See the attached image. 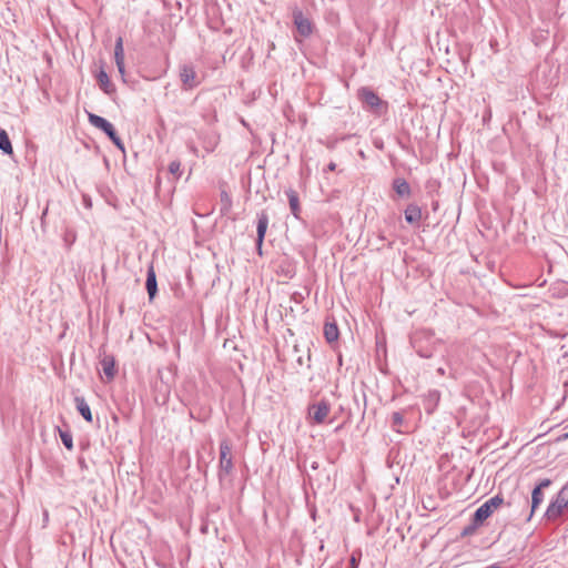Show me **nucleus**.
I'll use <instances>...</instances> for the list:
<instances>
[{"label":"nucleus","instance_id":"b1692460","mask_svg":"<svg viewBox=\"0 0 568 568\" xmlns=\"http://www.w3.org/2000/svg\"><path fill=\"white\" fill-rule=\"evenodd\" d=\"M169 172L178 180L182 174L180 161H172L169 164Z\"/></svg>","mask_w":568,"mask_h":568},{"label":"nucleus","instance_id":"ddd939ff","mask_svg":"<svg viewBox=\"0 0 568 568\" xmlns=\"http://www.w3.org/2000/svg\"><path fill=\"white\" fill-rule=\"evenodd\" d=\"M145 288L148 291L150 301H152L158 293L156 275L152 264L148 268Z\"/></svg>","mask_w":568,"mask_h":568},{"label":"nucleus","instance_id":"0eeeda50","mask_svg":"<svg viewBox=\"0 0 568 568\" xmlns=\"http://www.w3.org/2000/svg\"><path fill=\"white\" fill-rule=\"evenodd\" d=\"M550 484H551V480L548 479V478H545L532 489V493H531V510H530L529 519L531 518V516L534 515L536 509L544 501L545 496H544L542 489L549 487Z\"/></svg>","mask_w":568,"mask_h":568},{"label":"nucleus","instance_id":"4be33fe9","mask_svg":"<svg viewBox=\"0 0 568 568\" xmlns=\"http://www.w3.org/2000/svg\"><path fill=\"white\" fill-rule=\"evenodd\" d=\"M0 150L4 154H9L10 155V154L13 153V149H12V144H11V141L9 139V135L6 132V130H3L1 128H0Z\"/></svg>","mask_w":568,"mask_h":568},{"label":"nucleus","instance_id":"4468645a","mask_svg":"<svg viewBox=\"0 0 568 568\" xmlns=\"http://www.w3.org/2000/svg\"><path fill=\"white\" fill-rule=\"evenodd\" d=\"M390 427L395 432L400 433V434H406L409 432L408 425L406 424L404 416L400 412H394L392 414Z\"/></svg>","mask_w":568,"mask_h":568},{"label":"nucleus","instance_id":"1a4fd4ad","mask_svg":"<svg viewBox=\"0 0 568 568\" xmlns=\"http://www.w3.org/2000/svg\"><path fill=\"white\" fill-rule=\"evenodd\" d=\"M268 215L265 212H261L257 215V225H256V247L258 251V254H262V245L265 237V233L268 226Z\"/></svg>","mask_w":568,"mask_h":568},{"label":"nucleus","instance_id":"cd10ccee","mask_svg":"<svg viewBox=\"0 0 568 568\" xmlns=\"http://www.w3.org/2000/svg\"><path fill=\"white\" fill-rule=\"evenodd\" d=\"M437 373H438L439 375H444V374H445V369H444V368H442V367H439V368L437 369Z\"/></svg>","mask_w":568,"mask_h":568},{"label":"nucleus","instance_id":"6e6552de","mask_svg":"<svg viewBox=\"0 0 568 568\" xmlns=\"http://www.w3.org/2000/svg\"><path fill=\"white\" fill-rule=\"evenodd\" d=\"M293 20L301 36L308 37L312 33L313 30L310 19H307L298 8L293 10Z\"/></svg>","mask_w":568,"mask_h":568},{"label":"nucleus","instance_id":"f8f14e48","mask_svg":"<svg viewBox=\"0 0 568 568\" xmlns=\"http://www.w3.org/2000/svg\"><path fill=\"white\" fill-rule=\"evenodd\" d=\"M114 60L118 68V71L122 79L124 80L125 75V65H124V49H123V39L122 37H119L115 40L114 45Z\"/></svg>","mask_w":568,"mask_h":568},{"label":"nucleus","instance_id":"f3484780","mask_svg":"<svg viewBox=\"0 0 568 568\" xmlns=\"http://www.w3.org/2000/svg\"><path fill=\"white\" fill-rule=\"evenodd\" d=\"M98 83L101 88V90L106 93L111 94L115 91L114 85L111 83L110 78L108 73L104 70H100L97 75Z\"/></svg>","mask_w":568,"mask_h":568},{"label":"nucleus","instance_id":"f03ea898","mask_svg":"<svg viewBox=\"0 0 568 568\" xmlns=\"http://www.w3.org/2000/svg\"><path fill=\"white\" fill-rule=\"evenodd\" d=\"M566 508H568V486L562 487L555 499L550 501L545 516L549 520H555L564 514Z\"/></svg>","mask_w":568,"mask_h":568},{"label":"nucleus","instance_id":"a211bd4d","mask_svg":"<svg viewBox=\"0 0 568 568\" xmlns=\"http://www.w3.org/2000/svg\"><path fill=\"white\" fill-rule=\"evenodd\" d=\"M422 219V210L416 204H409L405 210V220L409 224L417 223Z\"/></svg>","mask_w":568,"mask_h":568},{"label":"nucleus","instance_id":"7c9ffc66","mask_svg":"<svg viewBox=\"0 0 568 568\" xmlns=\"http://www.w3.org/2000/svg\"><path fill=\"white\" fill-rule=\"evenodd\" d=\"M565 437H568V433L565 435Z\"/></svg>","mask_w":568,"mask_h":568},{"label":"nucleus","instance_id":"20e7f679","mask_svg":"<svg viewBox=\"0 0 568 568\" xmlns=\"http://www.w3.org/2000/svg\"><path fill=\"white\" fill-rule=\"evenodd\" d=\"M504 503V498L499 495H495L494 497L486 500L481 506H479L473 516V521L475 525L483 524L488 517L493 515V513Z\"/></svg>","mask_w":568,"mask_h":568},{"label":"nucleus","instance_id":"9b49d317","mask_svg":"<svg viewBox=\"0 0 568 568\" xmlns=\"http://www.w3.org/2000/svg\"><path fill=\"white\" fill-rule=\"evenodd\" d=\"M358 98L364 104H366L371 109H377L382 105V100L379 99V97L368 88H362L358 91Z\"/></svg>","mask_w":568,"mask_h":568},{"label":"nucleus","instance_id":"39448f33","mask_svg":"<svg viewBox=\"0 0 568 568\" xmlns=\"http://www.w3.org/2000/svg\"><path fill=\"white\" fill-rule=\"evenodd\" d=\"M329 412H331L329 403L325 399H321L320 402L311 404L308 406V418L314 424L320 425L326 420Z\"/></svg>","mask_w":568,"mask_h":568},{"label":"nucleus","instance_id":"393cba45","mask_svg":"<svg viewBox=\"0 0 568 568\" xmlns=\"http://www.w3.org/2000/svg\"><path fill=\"white\" fill-rule=\"evenodd\" d=\"M361 552H353L349 559V568H357L359 564Z\"/></svg>","mask_w":568,"mask_h":568},{"label":"nucleus","instance_id":"9d476101","mask_svg":"<svg viewBox=\"0 0 568 568\" xmlns=\"http://www.w3.org/2000/svg\"><path fill=\"white\" fill-rule=\"evenodd\" d=\"M89 122L93 126L102 130L109 138L116 133L113 124L100 115L89 113Z\"/></svg>","mask_w":568,"mask_h":568},{"label":"nucleus","instance_id":"bb28decb","mask_svg":"<svg viewBox=\"0 0 568 568\" xmlns=\"http://www.w3.org/2000/svg\"><path fill=\"white\" fill-rule=\"evenodd\" d=\"M327 170L328 171H335L336 170V164L334 162H331L328 165H327Z\"/></svg>","mask_w":568,"mask_h":568},{"label":"nucleus","instance_id":"6ab92c4d","mask_svg":"<svg viewBox=\"0 0 568 568\" xmlns=\"http://www.w3.org/2000/svg\"><path fill=\"white\" fill-rule=\"evenodd\" d=\"M324 336L327 343H334L338 339L339 331L336 323L326 322L324 325Z\"/></svg>","mask_w":568,"mask_h":568},{"label":"nucleus","instance_id":"7ed1b4c3","mask_svg":"<svg viewBox=\"0 0 568 568\" xmlns=\"http://www.w3.org/2000/svg\"><path fill=\"white\" fill-rule=\"evenodd\" d=\"M232 445L229 439H222L220 443V465H219V477L222 479L229 476L233 468L232 459Z\"/></svg>","mask_w":568,"mask_h":568},{"label":"nucleus","instance_id":"423d86ee","mask_svg":"<svg viewBox=\"0 0 568 568\" xmlns=\"http://www.w3.org/2000/svg\"><path fill=\"white\" fill-rule=\"evenodd\" d=\"M180 79L184 90H192L200 84L199 77L191 64L181 65Z\"/></svg>","mask_w":568,"mask_h":568},{"label":"nucleus","instance_id":"412c9836","mask_svg":"<svg viewBox=\"0 0 568 568\" xmlns=\"http://www.w3.org/2000/svg\"><path fill=\"white\" fill-rule=\"evenodd\" d=\"M285 193H286L287 199H288L290 209H291L292 214L296 219H298V214L301 212V207H300V200H298L297 193L294 190H292V189H288Z\"/></svg>","mask_w":568,"mask_h":568},{"label":"nucleus","instance_id":"dca6fc26","mask_svg":"<svg viewBox=\"0 0 568 568\" xmlns=\"http://www.w3.org/2000/svg\"><path fill=\"white\" fill-rule=\"evenodd\" d=\"M77 410L80 413V415L87 420L92 422V413L90 409L89 404L84 399V397L77 396L74 398Z\"/></svg>","mask_w":568,"mask_h":568},{"label":"nucleus","instance_id":"c85d7f7f","mask_svg":"<svg viewBox=\"0 0 568 568\" xmlns=\"http://www.w3.org/2000/svg\"><path fill=\"white\" fill-rule=\"evenodd\" d=\"M222 197L223 199H226L227 197V194L225 192L222 193Z\"/></svg>","mask_w":568,"mask_h":568},{"label":"nucleus","instance_id":"a878e982","mask_svg":"<svg viewBox=\"0 0 568 568\" xmlns=\"http://www.w3.org/2000/svg\"><path fill=\"white\" fill-rule=\"evenodd\" d=\"M121 151H124V144L121 141L118 133L113 134L111 138H109Z\"/></svg>","mask_w":568,"mask_h":568},{"label":"nucleus","instance_id":"f257e3e1","mask_svg":"<svg viewBox=\"0 0 568 568\" xmlns=\"http://www.w3.org/2000/svg\"><path fill=\"white\" fill-rule=\"evenodd\" d=\"M438 339L427 329H420L413 334L410 344L415 352L423 358H430L434 355Z\"/></svg>","mask_w":568,"mask_h":568},{"label":"nucleus","instance_id":"2eb2a0df","mask_svg":"<svg viewBox=\"0 0 568 568\" xmlns=\"http://www.w3.org/2000/svg\"><path fill=\"white\" fill-rule=\"evenodd\" d=\"M100 364L106 378L109 381L113 379L116 373L114 357L111 355H105L101 359Z\"/></svg>","mask_w":568,"mask_h":568},{"label":"nucleus","instance_id":"5701e85b","mask_svg":"<svg viewBox=\"0 0 568 568\" xmlns=\"http://www.w3.org/2000/svg\"><path fill=\"white\" fill-rule=\"evenodd\" d=\"M60 438L65 446L67 449L71 450L73 448V439L70 432L59 429Z\"/></svg>","mask_w":568,"mask_h":568},{"label":"nucleus","instance_id":"aec40b11","mask_svg":"<svg viewBox=\"0 0 568 568\" xmlns=\"http://www.w3.org/2000/svg\"><path fill=\"white\" fill-rule=\"evenodd\" d=\"M393 187L397 195L400 197H408L410 195V186L404 179H395L393 182Z\"/></svg>","mask_w":568,"mask_h":568},{"label":"nucleus","instance_id":"c756f323","mask_svg":"<svg viewBox=\"0 0 568 568\" xmlns=\"http://www.w3.org/2000/svg\"><path fill=\"white\" fill-rule=\"evenodd\" d=\"M43 519H48V513H44Z\"/></svg>","mask_w":568,"mask_h":568}]
</instances>
